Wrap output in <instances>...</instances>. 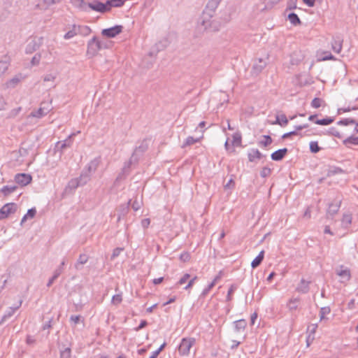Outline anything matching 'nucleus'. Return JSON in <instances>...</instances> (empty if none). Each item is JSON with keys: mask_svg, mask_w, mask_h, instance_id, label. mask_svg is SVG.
<instances>
[{"mask_svg": "<svg viewBox=\"0 0 358 358\" xmlns=\"http://www.w3.org/2000/svg\"><path fill=\"white\" fill-rule=\"evenodd\" d=\"M224 146L229 154H235L236 152V148L242 147L241 135L238 133L233 134L232 139H227Z\"/></svg>", "mask_w": 358, "mask_h": 358, "instance_id": "nucleus-1", "label": "nucleus"}, {"mask_svg": "<svg viewBox=\"0 0 358 358\" xmlns=\"http://www.w3.org/2000/svg\"><path fill=\"white\" fill-rule=\"evenodd\" d=\"M355 121L352 119H345L338 122L339 127H331L330 129V134L338 138H343L345 134V127L349 124H352Z\"/></svg>", "mask_w": 358, "mask_h": 358, "instance_id": "nucleus-2", "label": "nucleus"}, {"mask_svg": "<svg viewBox=\"0 0 358 358\" xmlns=\"http://www.w3.org/2000/svg\"><path fill=\"white\" fill-rule=\"evenodd\" d=\"M195 338H184L182 339L181 343L178 348V352L180 355L186 356L189 353V350L195 343Z\"/></svg>", "mask_w": 358, "mask_h": 358, "instance_id": "nucleus-3", "label": "nucleus"}, {"mask_svg": "<svg viewBox=\"0 0 358 358\" xmlns=\"http://www.w3.org/2000/svg\"><path fill=\"white\" fill-rule=\"evenodd\" d=\"M17 209V206L14 203H8L0 209V220L8 217L10 215L14 213Z\"/></svg>", "mask_w": 358, "mask_h": 358, "instance_id": "nucleus-4", "label": "nucleus"}, {"mask_svg": "<svg viewBox=\"0 0 358 358\" xmlns=\"http://www.w3.org/2000/svg\"><path fill=\"white\" fill-rule=\"evenodd\" d=\"M14 179L15 182L21 187L27 186L32 181L31 176L27 173H17Z\"/></svg>", "mask_w": 358, "mask_h": 358, "instance_id": "nucleus-5", "label": "nucleus"}, {"mask_svg": "<svg viewBox=\"0 0 358 358\" xmlns=\"http://www.w3.org/2000/svg\"><path fill=\"white\" fill-rule=\"evenodd\" d=\"M122 31V26L116 25L115 27L105 29L102 31V34L108 38H113L120 34Z\"/></svg>", "mask_w": 358, "mask_h": 358, "instance_id": "nucleus-6", "label": "nucleus"}, {"mask_svg": "<svg viewBox=\"0 0 358 358\" xmlns=\"http://www.w3.org/2000/svg\"><path fill=\"white\" fill-rule=\"evenodd\" d=\"M88 8H91L92 10L100 13H105L109 11L107 2L106 3H103L99 1L89 3Z\"/></svg>", "mask_w": 358, "mask_h": 358, "instance_id": "nucleus-7", "label": "nucleus"}, {"mask_svg": "<svg viewBox=\"0 0 358 358\" xmlns=\"http://www.w3.org/2000/svg\"><path fill=\"white\" fill-rule=\"evenodd\" d=\"M355 134L348 137L343 141V143L346 145H358V123L355 127Z\"/></svg>", "mask_w": 358, "mask_h": 358, "instance_id": "nucleus-8", "label": "nucleus"}, {"mask_svg": "<svg viewBox=\"0 0 358 358\" xmlns=\"http://www.w3.org/2000/svg\"><path fill=\"white\" fill-rule=\"evenodd\" d=\"M287 151L286 148L278 150L272 153L271 159L275 161L281 160L286 155Z\"/></svg>", "mask_w": 358, "mask_h": 358, "instance_id": "nucleus-9", "label": "nucleus"}, {"mask_svg": "<svg viewBox=\"0 0 358 358\" xmlns=\"http://www.w3.org/2000/svg\"><path fill=\"white\" fill-rule=\"evenodd\" d=\"M80 29V27L73 25L72 27L71 28V29L66 33L64 38L65 39H70V38L74 37L79 33Z\"/></svg>", "mask_w": 358, "mask_h": 358, "instance_id": "nucleus-10", "label": "nucleus"}, {"mask_svg": "<svg viewBox=\"0 0 358 358\" xmlns=\"http://www.w3.org/2000/svg\"><path fill=\"white\" fill-rule=\"evenodd\" d=\"M337 274H338V275H339L341 278V279H343L344 280H349L350 278V270H348L347 268H344L343 267H341L337 271Z\"/></svg>", "mask_w": 358, "mask_h": 358, "instance_id": "nucleus-11", "label": "nucleus"}, {"mask_svg": "<svg viewBox=\"0 0 358 358\" xmlns=\"http://www.w3.org/2000/svg\"><path fill=\"white\" fill-rule=\"evenodd\" d=\"M71 3L76 8L86 10L88 8V3L84 0H71Z\"/></svg>", "mask_w": 358, "mask_h": 358, "instance_id": "nucleus-12", "label": "nucleus"}, {"mask_svg": "<svg viewBox=\"0 0 358 358\" xmlns=\"http://www.w3.org/2000/svg\"><path fill=\"white\" fill-rule=\"evenodd\" d=\"M272 138L270 136L264 135L262 136L261 140L259 141V145L266 148L272 143Z\"/></svg>", "mask_w": 358, "mask_h": 358, "instance_id": "nucleus-13", "label": "nucleus"}, {"mask_svg": "<svg viewBox=\"0 0 358 358\" xmlns=\"http://www.w3.org/2000/svg\"><path fill=\"white\" fill-rule=\"evenodd\" d=\"M202 138L203 137L201 136V138H194L192 136H189L185 140V141L182 145V148L190 146L194 143H199V142H200V141L201 140Z\"/></svg>", "mask_w": 358, "mask_h": 358, "instance_id": "nucleus-14", "label": "nucleus"}, {"mask_svg": "<svg viewBox=\"0 0 358 358\" xmlns=\"http://www.w3.org/2000/svg\"><path fill=\"white\" fill-rule=\"evenodd\" d=\"M264 251L262 250L259 252V254L257 255V257H256L255 258V259L252 262L251 266L253 268L257 267L261 264L262 260L264 259Z\"/></svg>", "mask_w": 358, "mask_h": 358, "instance_id": "nucleus-15", "label": "nucleus"}, {"mask_svg": "<svg viewBox=\"0 0 358 358\" xmlns=\"http://www.w3.org/2000/svg\"><path fill=\"white\" fill-rule=\"evenodd\" d=\"M16 189V186H4L1 189L0 192L4 196H8L11 193L14 192Z\"/></svg>", "mask_w": 358, "mask_h": 358, "instance_id": "nucleus-16", "label": "nucleus"}, {"mask_svg": "<svg viewBox=\"0 0 358 358\" xmlns=\"http://www.w3.org/2000/svg\"><path fill=\"white\" fill-rule=\"evenodd\" d=\"M126 0H109L107 1L108 10H110L112 7H120L124 4Z\"/></svg>", "mask_w": 358, "mask_h": 358, "instance_id": "nucleus-17", "label": "nucleus"}, {"mask_svg": "<svg viewBox=\"0 0 358 358\" xmlns=\"http://www.w3.org/2000/svg\"><path fill=\"white\" fill-rule=\"evenodd\" d=\"M310 150L313 153H317L321 150L317 141H310L309 143Z\"/></svg>", "mask_w": 358, "mask_h": 358, "instance_id": "nucleus-18", "label": "nucleus"}, {"mask_svg": "<svg viewBox=\"0 0 358 358\" xmlns=\"http://www.w3.org/2000/svg\"><path fill=\"white\" fill-rule=\"evenodd\" d=\"M324 106V101L320 98H315L311 102V106L314 108H318Z\"/></svg>", "mask_w": 358, "mask_h": 358, "instance_id": "nucleus-19", "label": "nucleus"}, {"mask_svg": "<svg viewBox=\"0 0 358 358\" xmlns=\"http://www.w3.org/2000/svg\"><path fill=\"white\" fill-rule=\"evenodd\" d=\"M288 19L290 21V22L294 25L299 24L301 23V21L295 13H291L288 15Z\"/></svg>", "mask_w": 358, "mask_h": 358, "instance_id": "nucleus-20", "label": "nucleus"}, {"mask_svg": "<svg viewBox=\"0 0 358 358\" xmlns=\"http://www.w3.org/2000/svg\"><path fill=\"white\" fill-rule=\"evenodd\" d=\"M334 120L331 117H327L322 120H317L315 123L320 125H328L332 123Z\"/></svg>", "mask_w": 358, "mask_h": 358, "instance_id": "nucleus-21", "label": "nucleus"}, {"mask_svg": "<svg viewBox=\"0 0 358 358\" xmlns=\"http://www.w3.org/2000/svg\"><path fill=\"white\" fill-rule=\"evenodd\" d=\"M36 215V210L34 208L29 209L27 214L22 217V222H24L28 218H33Z\"/></svg>", "mask_w": 358, "mask_h": 358, "instance_id": "nucleus-22", "label": "nucleus"}, {"mask_svg": "<svg viewBox=\"0 0 358 358\" xmlns=\"http://www.w3.org/2000/svg\"><path fill=\"white\" fill-rule=\"evenodd\" d=\"M339 207H340L339 202L336 203V204L331 205L329 208L328 212L330 213H332V214L335 213L338 210Z\"/></svg>", "mask_w": 358, "mask_h": 358, "instance_id": "nucleus-23", "label": "nucleus"}, {"mask_svg": "<svg viewBox=\"0 0 358 358\" xmlns=\"http://www.w3.org/2000/svg\"><path fill=\"white\" fill-rule=\"evenodd\" d=\"M190 278V275L188 274V273H185L184 274L181 278L179 280V281L178 282V284L179 285H182L183 284H185Z\"/></svg>", "mask_w": 358, "mask_h": 358, "instance_id": "nucleus-24", "label": "nucleus"}, {"mask_svg": "<svg viewBox=\"0 0 358 358\" xmlns=\"http://www.w3.org/2000/svg\"><path fill=\"white\" fill-rule=\"evenodd\" d=\"M122 300V295L116 294L113 296L112 303L115 305H117L121 303Z\"/></svg>", "mask_w": 358, "mask_h": 358, "instance_id": "nucleus-25", "label": "nucleus"}, {"mask_svg": "<svg viewBox=\"0 0 358 358\" xmlns=\"http://www.w3.org/2000/svg\"><path fill=\"white\" fill-rule=\"evenodd\" d=\"M46 113H45L43 109L41 108H39L36 112H34V113H31V116L33 117H43V115H45Z\"/></svg>", "mask_w": 358, "mask_h": 358, "instance_id": "nucleus-26", "label": "nucleus"}, {"mask_svg": "<svg viewBox=\"0 0 358 358\" xmlns=\"http://www.w3.org/2000/svg\"><path fill=\"white\" fill-rule=\"evenodd\" d=\"M236 289L235 285H231L228 291L227 300L231 301L232 299V295Z\"/></svg>", "mask_w": 358, "mask_h": 358, "instance_id": "nucleus-27", "label": "nucleus"}, {"mask_svg": "<svg viewBox=\"0 0 358 358\" xmlns=\"http://www.w3.org/2000/svg\"><path fill=\"white\" fill-rule=\"evenodd\" d=\"M252 157H257V158L259 159L261 157L260 152L258 150H253L252 155V154L249 155V159L250 161L252 160Z\"/></svg>", "mask_w": 358, "mask_h": 358, "instance_id": "nucleus-28", "label": "nucleus"}, {"mask_svg": "<svg viewBox=\"0 0 358 358\" xmlns=\"http://www.w3.org/2000/svg\"><path fill=\"white\" fill-rule=\"evenodd\" d=\"M190 258L189 254L187 252H185L180 255V259L183 262H187L189 261Z\"/></svg>", "mask_w": 358, "mask_h": 358, "instance_id": "nucleus-29", "label": "nucleus"}, {"mask_svg": "<svg viewBox=\"0 0 358 358\" xmlns=\"http://www.w3.org/2000/svg\"><path fill=\"white\" fill-rule=\"evenodd\" d=\"M197 279V277L196 276H194L192 279H191L189 282H188V284L187 285V286L185 287V289H189L190 288H192V287L193 286L195 280Z\"/></svg>", "mask_w": 358, "mask_h": 358, "instance_id": "nucleus-30", "label": "nucleus"}, {"mask_svg": "<svg viewBox=\"0 0 358 358\" xmlns=\"http://www.w3.org/2000/svg\"><path fill=\"white\" fill-rule=\"evenodd\" d=\"M271 173V169L269 168H264L262 170L261 175L263 177H266Z\"/></svg>", "mask_w": 358, "mask_h": 358, "instance_id": "nucleus-31", "label": "nucleus"}, {"mask_svg": "<svg viewBox=\"0 0 358 358\" xmlns=\"http://www.w3.org/2000/svg\"><path fill=\"white\" fill-rule=\"evenodd\" d=\"M61 355L63 357L69 358L70 355H71V350H70V348H66L65 350H64L62 352Z\"/></svg>", "mask_w": 358, "mask_h": 358, "instance_id": "nucleus-32", "label": "nucleus"}, {"mask_svg": "<svg viewBox=\"0 0 358 358\" xmlns=\"http://www.w3.org/2000/svg\"><path fill=\"white\" fill-rule=\"evenodd\" d=\"M87 256L86 255H81L79 257L78 262L83 264L87 261Z\"/></svg>", "mask_w": 358, "mask_h": 358, "instance_id": "nucleus-33", "label": "nucleus"}, {"mask_svg": "<svg viewBox=\"0 0 358 358\" xmlns=\"http://www.w3.org/2000/svg\"><path fill=\"white\" fill-rule=\"evenodd\" d=\"M150 224V220L148 218L144 219L141 222V224L144 228H148Z\"/></svg>", "mask_w": 358, "mask_h": 358, "instance_id": "nucleus-34", "label": "nucleus"}, {"mask_svg": "<svg viewBox=\"0 0 358 358\" xmlns=\"http://www.w3.org/2000/svg\"><path fill=\"white\" fill-rule=\"evenodd\" d=\"M303 2L309 7H313L315 5V0H303Z\"/></svg>", "mask_w": 358, "mask_h": 358, "instance_id": "nucleus-35", "label": "nucleus"}, {"mask_svg": "<svg viewBox=\"0 0 358 358\" xmlns=\"http://www.w3.org/2000/svg\"><path fill=\"white\" fill-rule=\"evenodd\" d=\"M236 325H239L241 328H245L246 325V322L244 320H241L236 322Z\"/></svg>", "mask_w": 358, "mask_h": 358, "instance_id": "nucleus-36", "label": "nucleus"}, {"mask_svg": "<svg viewBox=\"0 0 358 358\" xmlns=\"http://www.w3.org/2000/svg\"><path fill=\"white\" fill-rule=\"evenodd\" d=\"M234 181L233 179H230L229 180V182L227 183V185H225V187L227 188H233L234 187Z\"/></svg>", "mask_w": 358, "mask_h": 358, "instance_id": "nucleus-37", "label": "nucleus"}, {"mask_svg": "<svg viewBox=\"0 0 358 358\" xmlns=\"http://www.w3.org/2000/svg\"><path fill=\"white\" fill-rule=\"evenodd\" d=\"M296 131L288 132V133H286L282 135V138H287L290 137L291 136L296 135Z\"/></svg>", "mask_w": 358, "mask_h": 358, "instance_id": "nucleus-38", "label": "nucleus"}, {"mask_svg": "<svg viewBox=\"0 0 358 358\" xmlns=\"http://www.w3.org/2000/svg\"><path fill=\"white\" fill-rule=\"evenodd\" d=\"M162 348H163V345L158 350L153 352L152 355L150 356V358H157V357L158 356L159 352L162 350Z\"/></svg>", "mask_w": 358, "mask_h": 358, "instance_id": "nucleus-39", "label": "nucleus"}, {"mask_svg": "<svg viewBox=\"0 0 358 358\" xmlns=\"http://www.w3.org/2000/svg\"><path fill=\"white\" fill-rule=\"evenodd\" d=\"M147 325V322L145 320H142L141 322V324L140 325L138 326V327L136 329V331H138L143 328H144L145 326Z\"/></svg>", "mask_w": 358, "mask_h": 358, "instance_id": "nucleus-40", "label": "nucleus"}, {"mask_svg": "<svg viewBox=\"0 0 358 358\" xmlns=\"http://www.w3.org/2000/svg\"><path fill=\"white\" fill-rule=\"evenodd\" d=\"M163 280H164V278L161 277V278H155L152 282L155 285H158V284H160L161 282H162Z\"/></svg>", "mask_w": 358, "mask_h": 358, "instance_id": "nucleus-41", "label": "nucleus"}, {"mask_svg": "<svg viewBox=\"0 0 358 358\" xmlns=\"http://www.w3.org/2000/svg\"><path fill=\"white\" fill-rule=\"evenodd\" d=\"M219 278L216 277L213 282L209 285L208 286V290L211 289L216 284L217 281L218 280Z\"/></svg>", "mask_w": 358, "mask_h": 358, "instance_id": "nucleus-42", "label": "nucleus"}, {"mask_svg": "<svg viewBox=\"0 0 358 358\" xmlns=\"http://www.w3.org/2000/svg\"><path fill=\"white\" fill-rule=\"evenodd\" d=\"M71 320L76 324L80 320V316H78V315H73V316L71 317Z\"/></svg>", "mask_w": 358, "mask_h": 358, "instance_id": "nucleus-43", "label": "nucleus"}, {"mask_svg": "<svg viewBox=\"0 0 358 358\" xmlns=\"http://www.w3.org/2000/svg\"><path fill=\"white\" fill-rule=\"evenodd\" d=\"M257 318V314L256 313H254L251 316V324H254L255 322V320Z\"/></svg>", "mask_w": 358, "mask_h": 358, "instance_id": "nucleus-44", "label": "nucleus"}, {"mask_svg": "<svg viewBox=\"0 0 358 358\" xmlns=\"http://www.w3.org/2000/svg\"><path fill=\"white\" fill-rule=\"evenodd\" d=\"M157 304H154L153 306H152L151 307H149L147 308V312L148 313H152L153 309L157 307Z\"/></svg>", "mask_w": 358, "mask_h": 358, "instance_id": "nucleus-45", "label": "nucleus"}, {"mask_svg": "<svg viewBox=\"0 0 358 358\" xmlns=\"http://www.w3.org/2000/svg\"><path fill=\"white\" fill-rule=\"evenodd\" d=\"M175 301H176V297H172L167 302L164 303V306H166L169 303H173Z\"/></svg>", "mask_w": 358, "mask_h": 358, "instance_id": "nucleus-46", "label": "nucleus"}, {"mask_svg": "<svg viewBox=\"0 0 358 358\" xmlns=\"http://www.w3.org/2000/svg\"><path fill=\"white\" fill-rule=\"evenodd\" d=\"M281 120H282V124H283V125L287 124V122H288V120H287V117H286L285 116H282V117H281Z\"/></svg>", "mask_w": 358, "mask_h": 358, "instance_id": "nucleus-47", "label": "nucleus"}, {"mask_svg": "<svg viewBox=\"0 0 358 358\" xmlns=\"http://www.w3.org/2000/svg\"><path fill=\"white\" fill-rule=\"evenodd\" d=\"M275 275V273L274 272H272L267 278V280L268 281H271L272 280V278H273V276Z\"/></svg>", "mask_w": 358, "mask_h": 358, "instance_id": "nucleus-48", "label": "nucleus"}, {"mask_svg": "<svg viewBox=\"0 0 358 358\" xmlns=\"http://www.w3.org/2000/svg\"><path fill=\"white\" fill-rule=\"evenodd\" d=\"M345 219L346 220V221L348 222V223H350L351 222V217L349 215H347L345 217Z\"/></svg>", "mask_w": 358, "mask_h": 358, "instance_id": "nucleus-49", "label": "nucleus"}, {"mask_svg": "<svg viewBox=\"0 0 358 358\" xmlns=\"http://www.w3.org/2000/svg\"><path fill=\"white\" fill-rule=\"evenodd\" d=\"M305 127H306L305 126L300 125V126L296 127V128L297 130H301V129H303Z\"/></svg>", "mask_w": 358, "mask_h": 358, "instance_id": "nucleus-50", "label": "nucleus"}, {"mask_svg": "<svg viewBox=\"0 0 358 358\" xmlns=\"http://www.w3.org/2000/svg\"><path fill=\"white\" fill-rule=\"evenodd\" d=\"M296 302H297V301H296V299H294V300H290V301H289V306H290L292 303H296Z\"/></svg>", "mask_w": 358, "mask_h": 358, "instance_id": "nucleus-51", "label": "nucleus"}, {"mask_svg": "<svg viewBox=\"0 0 358 358\" xmlns=\"http://www.w3.org/2000/svg\"><path fill=\"white\" fill-rule=\"evenodd\" d=\"M343 110L344 112H349V111H350V108H343Z\"/></svg>", "mask_w": 358, "mask_h": 358, "instance_id": "nucleus-52", "label": "nucleus"}, {"mask_svg": "<svg viewBox=\"0 0 358 358\" xmlns=\"http://www.w3.org/2000/svg\"><path fill=\"white\" fill-rule=\"evenodd\" d=\"M314 118H315V115H310V116L309 117V120H313Z\"/></svg>", "mask_w": 358, "mask_h": 358, "instance_id": "nucleus-53", "label": "nucleus"}, {"mask_svg": "<svg viewBox=\"0 0 358 358\" xmlns=\"http://www.w3.org/2000/svg\"><path fill=\"white\" fill-rule=\"evenodd\" d=\"M228 129H230V130L233 129V128L231 127L229 122H228Z\"/></svg>", "mask_w": 358, "mask_h": 358, "instance_id": "nucleus-54", "label": "nucleus"}, {"mask_svg": "<svg viewBox=\"0 0 358 358\" xmlns=\"http://www.w3.org/2000/svg\"><path fill=\"white\" fill-rule=\"evenodd\" d=\"M199 125H200L201 127H204V125H205V122H201L199 124Z\"/></svg>", "mask_w": 358, "mask_h": 358, "instance_id": "nucleus-55", "label": "nucleus"}, {"mask_svg": "<svg viewBox=\"0 0 358 358\" xmlns=\"http://www.w3.org/2000/svg\"><path fill=\"white\" fill-rule=\"evenodd\" d=\"M356 329L358 331V324H357V326L356 327Z\"/></svg>", "mask_w": 358, "mask_h": 358, "instance_id": "nucleus-56", "label": "nucleus"}, {"mask_svg": "<svg viewBox=\"0 0 358 358\" xmlns=\"http://www.w3.org/2000/svg\"><path fill=\"white\" fill-rule=\"evenodd\" d=\"M118 358H124V357H119Z\"/></svg>", "mask_w": 358, "mask_h": 358, "instance_id": "nucleus-57", "label": "nucleus"}, {"mask_svg": "<svg viewBox=\"0 0 358 358\" xmlns=\"http://www.w3.org/2000/svg\"><path fill=\"white\" fill-rule=\"evenodd\" d=\"M357 346H358V338H357Z\"/></svg>", "mask_w": 358, "mask_h": 358, "instance_id": "nucleus-58", "label": "nucleus"}]
</instances>
